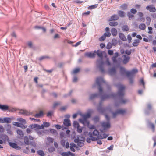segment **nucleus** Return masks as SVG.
<instances>
[{
	"label": "nucleus",
	"mask_w": 156,
	"mask_h": 156,
	"mask_svg": "<svg viewBox=\"0 0 156 156\" xmlns=\"http://www.w3.org/2000/svg\"><path fill=\"white\" fill-rule=\"evenodd\" d=\"M24 139L25 144L26 145H29L30 144V141L28 137L27 136H25L24 137Z\"/></svg>",
	"instance_id": "obj_25"
},
{
	"label": "nucleus",
	"mask_w": 156,
	"mask_h": 156,
	"mask_svg": "<svg viewBox=\"0 0 156 156\" xmlns=\"http://www.w3.org/2000/svg\"><path fill=\"white\" fill-rule=\"evenodd\" d=\"M51 133L53 134H55L57 133L56 131L54 129H51L50 130Z\"/></svg>",
	"instance_id": "obj_62"
},
{
	"label": "nucleus",
	"mask_w": 156,
	"mask_h": 156,
	"mask_svg": "<svg viewBox=\"0 0 156 156\" xmlns=\"http://www.w3.org/2000/svg\"><path fill=\"white\" fill-rule=\"evenodd\" d=\"M17 120L21 123H25L26 122L25 120L22 118H18L17 119Z\"/></svg>",
	"instance_id": "obj_36"
},
{
	"label": "nucleus",
	"mask_w": 156,
	"mask_h": 156,
	"mask_svg": "<svg viewBox=\"0 0 156 156\" xmlns=\"http://www.w3.org/2000/svg\"><path fill=\"white\" fill-rule=\"evenodd\" d=\"M106 38L104 34L102 36H101L99 38V40L100 41H104Z\"/></svg>",
	"instance_id": "obj_45"
},
{
	"label": "nucleus",
	"mask_w": 156,
	"mask_h": 156,
	"mask_svg": "<svg viewBox=\"0 0 156 156\" xmlns=\"http://www.w3.org/2000/svg\"><path fill=\"white\" fill-rule=\"evenodd\" d=\"M39 125L37 124H32L29 126V127L31 129H37V127H39Z\"/></svg>",
	"instance_id": "obj_23"
},
{
	"label": "nucleus",
	"mask_w": 156,
	"mask_h": 156,
	"mask_svg": "<svg viewBox=\"0 0 156 156\" xmlns=\"http://www.w3.org/2000/svg\"><path fill=\"white\" fill-rule=\"evenodd\" d=\"M118 87L119 90L117 95L119 98V101L118 103H115V107L119 105L120 104H125L128 101L127 99H125L123 98L125 94L124 90L125 88V87L120 84L118 86Z\"/></svg>",
	"instance_id": "obj_1"
},
{
	"label": "nucleus",
	"mask_w": 156,
	"mask_h": 156,
	"mask_svg": "<svg viewBox=\"0 0 156 156\" xmlns=\"http://www.w3.org/2000/svg\"><path fill=\"white\" fill-rule=\"evenodd\" d=\"M19 113L20 114L26 115H29L32 114V113L26 110H21L20 111Z\"/></svg>",
	"instance_id": "obj_14"
},
{
	"label": "nucleus",
	"mask_w": 156,
	"mask_h": 156,
	"mask_svg": "<svg viewBox=\"0 0 156 156\" xmlns=\"http://www.w3.org/2000/svg\"><path fill=\"white\" fill-rule=\"evenodd\" d=\"M17 133L19 134L21 136H23L24 134L22 131L20 129H18L17 131Z\"/></svg>",
	"instance_id": "obj_37"
},
{
	"label": "nucleus",
	"mask_w": 156,
	"mask_h": 156,
	"mask_svg": "<svg viewBox=\"0 0 156 156\" xmlns=\"http://www.w3.org/2000/svg\"><path fill=\"white\" fill-rule=\"evenodd\" d=\"M47 140L49 143H52L54 140L52 138L48 137L47 138Z\"/></svg>",
	"instance_id": "obj_49"
},
{
	"label": "nucleus",
	"mask_w": 156,
	"mask_h": 156,
	"mask_svg": "<svg viewBox=\"0 0 156 156\" xmlns=\"http://www.w3.org/2000/svg\"><path fill=\"white\" fill-rule=\"evenodd\" d=\"M105 82L102 77H98L97 78L96 83L99 87V92L100 93H101L103 91L102 88L101 86V84Z\"/></svg>",
	"instance_id": "obj_7"
},
{
	"label": "nucleus",
	"mask_w": 156,
	"mask_h": 156,
	"mask_svg": "<svg viewBox=\"0 0 156 156\" xmlns=\"http://www.w3.org/2000/svg\"><path fill=\"white\" fill-rule=\"evenodd\" d=\"M19 127H20L23 129H25L27 128V126L23 124L22 123H20V126Z\"/></svg>",
	"instance_id": "obj_53"
},
{
	"label": "nucleus",
	"mask_w": 156,
	"mask_h": 156,
	"mask_svg": "<svg viewBox=\"0 0 156 156\" xmlns=\"http://www.w3.org/2000/svg\"><path fill=\"white\" fill-rule=\"evenodd\" d=\"M20 123L16 122H13L12 123V124L13 125H14L17 127H19V126H20Z\"/></svg>",
	"instance_id": "obj_59"
},
{
	"label": "nucleus",
	"mask_w": 156,
	"mask_h": 156,
	"mask_svg": "<svg viewBox=\"0 0 156 156\" xmlns=\"http://www.w3.org/2000/svg\"><path fill=\"white\" fill-rule=\"evenodd\" d=\"M4 123H10L11 122V119L9 118H4Z\"/></svg>",
	"instance_id": "obj_30"
},
{
	"label": "nucleus",
	"mask_w": 156,
	"mask_h": 156,
	"mask_svg": "<svg viewBox=\"0 0 156 156\" xmlns=\"http://www.w3.org/2000/svg\"><path fill=\"white\" fill-rule=\"evenodd\" d=\"M90 113H87L83 115L82 118L80 119H79V121L80 122L83 124L84 125L87 126L90 129H95V126L93 125L90 126L89 122L87 120V118H90Z\"/></svg>",
	"instance_id": "obj_2"
},
{
	"label": "nucleus",
	"mask_w": 156,
	"mask_h": 156,
	"mask_svg": "<svg viewBox=\"0 0 156 156\" xmlns=\"http://www.w3.org/2000/svg\"><path fill=\"white\" fill-rule=\"evenodd\" d=\"M139 28L140 30H144L146 29V26L144 24L141 23L139 25Z\"/></svg>",
	"instance_id": "obj_28"
},
{
	"label": "nucleus",
	"mask_w": 156,
	"mask_h": 156,
	"mask_svg": "<svg viewBox=\"0 0 156 156\" xmlns=\"http://www.w3.org/2000/svg\"><path fill=\"white\" fill-rule=\"evenodd\" d=\"M61 155L62 156H75L74 154L68 151V152H64L61 153Z\"/></svg>",
	"instance_id": "obj_15"
},
{
	"label": "nucleus",
	"mask_w": 156,
	"mask_h": 156,
	"mask_svg": "<svg viewBox=\"0 0 156 156\" xmlns=\"http://www.w3.org/2000/svg\"><path fill=\"white\" fill-rule=\"evenodd\" d=\"M108 54L110 55H111L113 54V51L112 50H108Z\"/></svg>",
	"instance_id": "obj_61"
},
{
	"label": "nucleus",
	"mask_w": 156,
	"mask_h": 156,
	"mask_svg": "<svg viewBox=\"0 0 156 156\" xmlns=\"http://www.w3.org/2000/svg\"><path fill=\"white\" fill-rule=\"evenodd\" d=\"M90 137V138H87L86 139V141L88 143H90L91 141L92 140V137Z\"/></svg>",
	"instance_id": "obj_60"
},
{
	"label": "nucleus",
	"mask_w": 156,
	"mask_h": 156,
	"mask_svg": "<svg viewBox=\"0 0 156 156\" xmlns=\"http://www.w3.org/2000/svg\"><path fill=\"white\" fill-rule=\"evenodd\" d=\"M126 112L127 110L126 109H119L117 110L116 112L112 113L113 117L115 118L119 114L124 115Z\"/></svg>",
	"instance_id": "obj_6"
},
{
	"label": "nucleus",
	"mask_w": 156,
	"mask_h": 156,
	"mask_svg": "<svg viewBox=\"0 0 156 156\" xmlns=\"http://www.w3.org/2000/svg\"><path fill=\"white\" fill-rule=\"evenodd\" d=\"M120 73L122 75H126L128 77L129 76L132 74H134L138 72V70L137 69H133L131 71H127L126 70L125 68L122 67L120 68Z\"/></svg>",
	"instance_id": "obj_4"
},
{
	"label": "nucleus",
	"mask_w": 156,
	"mask_h": 156,
	"mask_svg": "<svg viewBox=\"0 0 156 156\" xmlns=\"http://www.w3.org/2000/svg\"><path fill=\"white\" fill-rule=\"evenodd\" d=\"M75 142L77 143V145L78 146L82 147L84 145L83 141L80 140L79 138H76L74 140Z\"/></svg>",
	"instance_id": "obj_13"
},
{
	"label": "nucleus",
	"mask_w": 156,
	"mask_h": 156,
	"mask_svg": "<svg viewBox=\"0 0 156 156\" xmlns=\"http://www.w3.org/2000/svg\"><path fill=\"white\" fill-rule=\"evenodd\" d=\"M118 43V41L115 39H113L112 41V44L114 45H116Z\"/></svg>",
	"instance_id": "obj_41"
},
{
	"label": "nucleus",
	"mask_w": 156,
	"mask_h": 156,
	"mask_svg": "<svg viewBox=\"0 0 156 156\" xmlns=\"http://www.w3.org/2000/svg\"><path fill=\"white\" fill-rule=\"evenodd\" d=\"M146 24L147 25H149L150 24V23L151 22V18L149 17H147L146 18Z\"/></svg>",
	"instance_id": "obj_38"
},
{
	"label": "nucleus",
	"mask_w": 156,
	"mask_h": 156,
	"mask_svg": "<svg viewBox=\"0 0 156 156\" xmlns=\"http://www.w3.org/2000/svg\"><path fill=\"white\" fill-rule=\"evenodd\" d=\"M128 16L130 20L132 19L134 17V15L130 13H128Z\"/></svg>",
	"instance_id": "obj_52"
},
{
	"label": "nucleus",
	"mask_w": 156,
	"mask_h": 156,
	"mask_svg": "<svg viewBox=\"0 0 156 156\" xmlns=\"http://www.w3.org/2000/svg\"><path fill=\"white\" fill-rule=\"evenodd\" d=\"M80 70V69L79 68L75 69L72 71V73L73 74L79 72Z\"/></svg>",
	"instance_id": "obj_46"
},
{
	"label": "nucleus",
	"mask_w": 156,
	"mask_h": 156,
	"mask_svg": "<svg viewBox=\"0 0 156 156\" xmlns=\"http://www.w3.org/2000/svg\"><path fill=\"white\" fill-rule=\"evenodd\" d=\"M112 47V44L110 42H108L106 46V48L108 49H110Z\"/></svg>",
	"instance_id": "obj_47"
},
{
	"label": "nucleus",
	"mask_w": 156,
	"mask_h": 156,
	"mask_svg": "<svg viewBox=\"0 0 156 156\" xmlns=\"http://www.w3.org/2000/svg\"><path fill=\"white\" fill-rule=\"evenodd\" d=\"M9 144L10 146L12 148L16 149L17 150H20L21 149L20 147L18 146L17 144L14 143L9 142Z\"/></svg>",
	"instance_id": "obj_11"
},
{
	"label": "nucleus",
	"mask_w": 156,
	"mask_h": 156,
	"mask_svg": "<svg viewBox=\"0 0 156 156\" xmlns=\"http://www.w3.org/2000/svg\"><path fill=\"white\" fill-rule=\"evenodd\" d=\"M98 95L97 94H92L90 96V99H92L95 98Z\"/></svg>",
	"instance_id": "obj_50"
},
{
	"label": "nucleus",
	"mask_w": 156,
	"mask_h": 156,
	"mask_svg": "<svg viewBox=\"0 0 156 156\" xmlns=\"http://www.w3.org/2000/svg\"><path fill=\"white\" fill-rule=\"evenodd\" d=\"M119 19V16L117 15H113L110 17L109 21L116 20Z\"/></svg>",
	"instance_id": "obj_18"
},
{
	"label": "nucleus",
	"mask_w": 156,
	"mask_h": 156,
	"mask_svg": "<svg viewBox=\"0 0 156 156\" xmlns=\"http://www.w3.org/2000/svg\"><path fill=\"white\" fill-rule=\"evenodd\" d=\"M5 129L3 126L2 125H0V133H2L4 132Z\"/></svg>",
	"instance_id": "obj_56"
},
{
	"label": "nucleus",
	"mask_w": 156,
	"mask_h": 156,
	"mask_svg": "<svg viewBox=\"0 0 156 156\" xmlns=\"http://www.w3.org/2000/svg\"><path fill=\"white\" fill-rule=\"evenodd\" d=\"M117 95V94H112L111 95V96H110L109 95L103 96L102 97L101 99L102 100H103L104 99L109 98L111 96H113V97H116Z\"/></svg>",
	"instance_id": "obj_29"
},
{
	"label": "nucleus",
	"mask_w": 156,
	"mask_h": 156,
	"mask_svg": "<svg viewBox=\"0 0 156 156\" xmlns=\"http://www.w3.org/2000/svg\"><path fill=\"white\" fill-rule=\"evenodd\" d=\"M108 136V135L105 133L103 134L102 135H100L99 137V139H102L104 138H106Z\"/></svg>",
	"instance_id": "obj_33"
},
{
	"label": "nucleus",
	"mask_w": 156,
	"mask_h": 156,
	"mask_svg": "<svg viewBox=\"0 0 156 156\" xmlns=\"http://www.w3.org/2000/svg\"><path fill=\"white\" fill-rule=\"evenodd\" d=\"M82 128L80 127V126L77 127V131L79 133H81L82 132Z\"/></svg>",
	"instance_id": "obj_55"
},
{
	"label": "nucleus",
	"mask_w": 156,
	"mask_h": 156,
	"mask_svg": "<svg viewBox=\"0 0 156 156\" xmlns=\"http://www.w3.org/2000/svg\"><path fill=\"white\" fill-rule=\"evenodd\" d=\"M79 138L80 140L81 141H84L85 140V138L84 137L82 136H78L77 138Z\"/></svg>",
	"instance_id": "obj_43"
},
{
	"label": "nucleus",
	"mask_w": 156,
	"mask_h": 156,
	"mask_svg": "<svg viewBox=\"0 0 156 156\" xmlns=\"http://www.w3.org/2000/svg\"><path fill=\"white\" fill-rule=\"evenodd\" d=\"M119 56V54L118 52H116L114 54V56H113L112 58V59L114 63H119L121 61V58H118V59H116V58Z\"/></svg>",
	"instance_id": "obj_8"
},
{
	"label": "nucleus",
	"mask_w": 156,
	"mask_h": 156,
	"mask_svg": "<svg viewBox=\"0 0 156 156\" xmlns=\"http://www.w3.org/2000/svg\"><path fill=\"white\" fill-rule=\"evenodd\" d=\"M64 125L66 126H71L70 121L68 119H65L63 122Z\"/></svg>",
	"instance_id": "obj_20"
},
{
	"label": "nucleus",
	"mask_w": 156,
	"mask_h": 156,
	"mask_svg": "<svg viewBox=\"0 0 156 156\" xmlns=\"http://www.w3.org/2000/svg\"><path fill=\"white\" fill-rule=\"evenodd\" d=\"M112 34L114 36H116L117 34V31L116 29L115 28H112L111 30Z\"/></svg>",
	"instance_id": "obj_22"
},
{
	"label": "nucleus",
	"mask_w": 156,
	"mask_h": 156,
	"mask_svg": "<svg viewBox=\"0 0 156 156\" xmlns=\"http://www.w3.org/2000/svg\"><path fill=\"white\" fill-rule=\"evenodd\" d=\"M148 29L149 30V31L148 32V33L149 34H152V27H148Z\"/></svg>",
	"instance_id": "obj_54"
},
{
	"label": "nucleus",
	"mask_w": 156,
	"mask_h": 156,
	"mask_svg": "<svg viewBox=\"0 0 156 156\" xmlns=\"http://www.w3.org/2000/svg\"><path fill=\"white\" fill-rule=\"evenodd\" d=\"M73 126L75 127H77L79 126L78 123L77 121H74L73 122Z\"/></svg>",
	"instance_id": "obj_51"
},
{
	"label": "nucleus",
	"mask_w": 156,
	"mask_h": 156,
	"mask_svg": "<svg viewBox=\"0 0 156 156\" xmlns=\"http://www.w3.org/2000/svg\"><path fill=\"white\" fill-rule=\"evenodd\" d=\"M119 37L120 39L123 41H125L126 39V37L122 33H120L119 34Z\"/></svg>",
	"instance_id": "obj_27"
},
{
	"label": "nucleus",
	"mask_w": 156,
	"mask_h": 156,
	"mask_svg": "<svg viewBox=\"0 0 156 156\" xmlns=\"http://www.w3.org/2000/svg\"><path fill=\"white\" fill-rule=\"evenodd\" d=\"M43 124L44 125V127H48L50 126V124L48 122H43Z\"/></svg>",
	"instance_id": "obj_48"
},
{
	"label": "nucleus",
	"mask_w": 156,
	"mask_h": 156,
	"mask_svg": "<svg viewBox=\"0 0 156 156\" xmlns=\"http://www.w3.org/2000/svg\"><path fill=\"white\" fill-rule=\"evenodd\" d=\"M105 37H109L111 35V34L109 32H107L105 33L104 34Z\"/></svg>",
	"instance_id": "obj_57"
},
{
	"label": "nucleus",
	"mask_w": 156,
	"mask_h": 156,
	"mask_svg": "<svg viewBox=\"0 0 156 156\" xmlns=\"http://www.w3.org/2000/svg\"><path fill=\"white\" fill-rule=\"evenodd\" d=\"M127 4H124L120 6V8L121 9L124 10L127 8Z\"/></svg>",
	"instance_id": "obj_34"
},
{
	"label": "nucleus",
	"mask_w": 156,
	"mask_h": 156,
	"mask_svg": "<svg viewBox=\"0 0 156 156\" xmlns=\"http://www.w3.org/2000/svg\"><path fill=\"white\" fill-rule=\"evenodd\" d=\"M139 83L140 85H142L143 87L145 88V83L143 78L141 79L139 81Z\"/></svg>",
	"instance_id": "obj_39"
},
{
	"label": "nucleus",
	"mask_w": 156,
	"mask_h": 156,
	"mask_svg": "<svg viewBox=\"0 0 156 156\" xmlns=\"http://www.w3.org/2000/svg\"><path fill=\"white\" fill-rule=\"evenodd\" d=\"M109 72L110 75H112L115 74L116 72L115 69L112 68L109 70Z\"/></svg>",
	"instance_id": "obj_24"
},
{
	"label": "nucleus",
	"mask_w": 156,
	"mask_h": 156,
	"mask_svg": "<svg viewBox=\"0 0 156 156\" xmlns=\"http://www.w3.org/2000/svg\"><path fill=\"white\" fill-rule=\"evenodd\" d=\"M37 153L38 154L41 156H43L44 155V152L41 150H38L37 151Z\"/></svg>",
	"instance_id": "obj_42"
},
{
	"label": "nucleus",
	"mask_w": 156,
	"mask_h": 156,
	"mask_svg": "<svg viewBox=\"0 0 156 156\" xmlns=\"http://www.w3.org/2000/svg\"><path fill=\"white\" fill-rule=\"evenodd\" d=\"M98 6V5L95 4L94 5H92L88 7V9H92L97 8Z\"/></svg>",
	"instance_id": "obj_44"
},
{
	"label": "nucleus",
	"mask_w": 156,
	"mask_h": 156,
	"mask_svg": "<svg viewBox=\"0 0 156 156\" xmlns=\"http://www.w3.org/2000/svg\"><path fill=\"white\" fill-rule=\"evenodd\" d=\"M118 14L119 16L121 17H124L125 16V13L121 10H118Z\"/></svg>",
	"instance_id": "obj_19"
},
{
	"label": "nucleus",
	"mask_w": 156,
	"mask_h": 156,
	"mask_svg": "<svg viewBox=\"0 0 156 156\" xmlns=\"http://www.w3.org/2000/svg\"><path fill=\"white\" fill-rule=\"evenodd\" d=\"M61 144L62 146H65V140H61Z\"/></svg>",
	"instance_id": "obj_63"
},
{
	"label": "nucleus",
	"mask_w": 156,
	"mask_h": 156,
	"mask_svg": "<svg viewBox=\"0 0 156 156\" xmlns=\"http://www.w3.org/2000/svg\"><path fill=\"white\" fill-rule=\"evenodd\" d=\"M96 54L98 56L101 58V60H98L97 63L99 69L101 72H103L104 71L103 66L104 64V62L102 61L103 58V54L102 51L100 50L96 51Z\"/></svg>",
	"instance_id": "obj_3"
},
{
	"label": "nucleus",
	"mask_w": 156,
	"mask_h": 156,
	"mask_svg": "<svg viewBox=\"0 0 156 156\" xmlns=\"http://www.w3.org/2000/svg\"><path fill=\"white\" fill-rule=\"evenodd\" d=\"M122 57L123 58L122 62L124 64L127 63L129 62L130 58L129 56L126 55H123Z\"/></svg>",
	"instance_id": "obj_12"
},
{
	"label": "nucleus",
	"mask_w": 156,
	"mask_h": 156,
	"mask_svg": "<svg viewBox=\"0 0 156 156\" xmlns=\"http://www.w3.org/2000/svg\"><path fill=\"white\" fill-rule=\"evenodd\" d=\"M122 30L123 31H127L129 30L128 26L126 25H123L122 27Z\"/></svg>",
	"instance_id": "obj_31"
},
{
	"label": "nucleus",
	"mask_w": 156,
	"mask_h": 156,
	"mask_svg": "<svg viewBox=\"0 0 156 156\" xmlns=\"http://www.w3.org/2000/svg\"><path fill=\"white\" fill-rule=\"evenodd\" d=\"M43 115L44 113L42 111H41L39 113L34 115V116L36 118H39L42 116Z\"/></svg>",
	"instance_id": "obj_21"
},
{
	"label": "nucleus",
	"mask_w": 156,
	"mask_h": 156,
	"mask_svg": "<svg viewBox=\"0 0 156 156\" xmlns=\"http://www.w3.org/2000/svg\"><path fill=\"white\" fill-rule=\"evenodd\" d=\"M146 9L151 12H154L156 11V9L153 5H150L147 6Z\"/></svg>",
	"instance_id": "obj_9"
},
{
	"label": "nucleus",
	"mask_w": 156,
	"mask_h": 156,
	"mask_svg": "<svg viewBox=\"0 0 156 156\" xmlns=\"http://www.w3.org/2000/svg\"><path fill=\"white\" fill-rule=\"evenodd\" d=\"M96 55V51H94V52H87L85 54V56L93 58H94Z\"/></svg>",
	"instance_id": "obj_10"
},
{
	"label": "nucleus",
	"mask_w": 156,
	"mask_h": 156,
	"mask_svg": "<svg viewBox=\"0 0 156 156\" xmlns=\"http://www.w3.org/2000/svg\"><path fill=\"white\" fill-rule=\"evenodd\" d=\"M149 126L152 129L153 132H154L155 131V126L153 123H150L149 124Z\"/></svg>",
	"instance_id": "obj_40"
},
{
	"label": "nucleus",
	"mask_w": 156,
	"mask_h": 156,
	"mask_svg": "<svg viewBox=\"0 0 156 156\" xmlns=\"http://www.w3.org/2000/svg\"><path fill=\"white\" fill-rule=\"evenodd\" d=\"M131 12L133 14H135L137 12V11L136 9L132 8L130 10Z\"/></svg>",
	"instance_id": "obj_58"
},
{
	"label": "nucleus",
	"mask_w": 156,
	"mask_h": 156,
	"mask_svg": "<svg viewBox=\"0 0 156 156\" xmlns=\"http://www.w3.org/2000/svg\"><path fill=\"white\" fill-rule=\"evenodd\" d=\"M102 126L104 128V130L110 127V124L108 122H103L102 124Z\"/></svg>",
	"instance_id": "obj_16"
},
{
	"label": "nucleus",
	"mask_w": 156,
	"mask_h": 156,
	"mask_svg": "<svg viewBox=\"0 0 156 156\" xmlns=\"http://www.w3.org/2000/svg\"><path fill=\"white\" fill-rule=\"evenodd\" d=\"M0 138L2 139L4 141H8L9 140L8 136L4 134H0Z\"/></svg>",
	"instance_id": "obj_17"
},
{
	"label": "nucleus",
	"mask_w": 156,
	"mask_h": 156,
	"mask_svg": "<svg viewBox=\"0 0 156 156\" xmlns=\"http://www.w3.org/2000/svg\"><path fill=\"white\" fill-rule=\"evenodd\" d=\"M139 42L140 41L139 40L136 39L133 42L132 44L134 47L137 46L138 45Z\"/></svg>",
	"instance_id": "obj_32"
},
{
	"label": "nucleus",
	"mask_w": 156,
	"mask_h": 156,
	"mask_svg": "<svg viewBox=\"0 0 156 156\" xmlns=\"http://www.w3.org/2000/svg\"><path fill=\"white\" fill-rule=\"evenodd\" d=\"M118 23L116 22H110L109 23V24L111 26H115L118 25Z\"/></svg>",
	"instance_id": "obj_35"
},
{
	"label": "nucleus",
	"mask_w": 156,
	"mask_h": 156,
	"mask_svg": "<svg viewBox=\"0 0 156 156\" xmlns=\"http://www.w3.org/2000/svg\"><path fill=\"white\" fill-rule=\"evenodd\" d=\"M138 15L140 17H142L143 16V14L141 12H139L138 13Z\"/></svg>",
	"instance_id": "obj_64"
},
{
	"label": "nucleus",
	"mask_w": 156,
	"mask_h": 156,
	"mask_svg": "<svg viewBox=\"0 0 156 156\" xmlns=\"http://www.w3.org/2000/svg\"><path fill=\"white\" fill-rule=\"evenodd\" d=\"M89 136L90 137H92V141H96L99 139V137L100 134L99 132L96 129L94 130L92 133L90 132Z\"/></svg>",
	"instance_id": "obj_5"
},
{
	"label": "nucleus",
	"mask_w": 156,
	"mask_h": 156,
	"mask_svg": "<svg viewBox=\"0 0 156 156\" xmlns=\"http://www.w3.org/2000/svg\"><path fill=\"white\" fill-rule=\"evenodd\" d=\"M0 109L3 110H6L8 109V106L7 105L0 104Z\"/></svg>",
	"instance_id": "obj_26"
}]
</instances>
